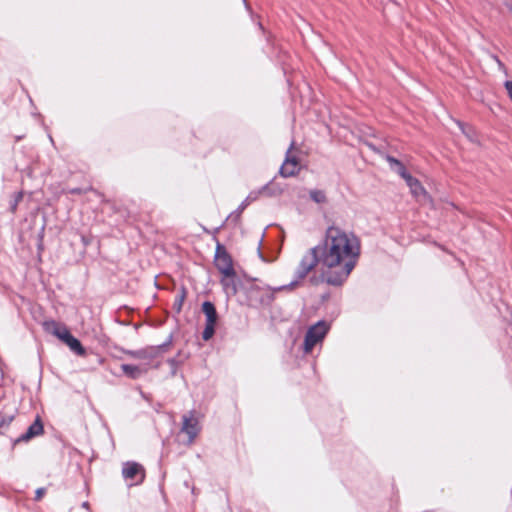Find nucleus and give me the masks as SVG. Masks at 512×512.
<instances>
[{
    "label": "nucleus",
    "instance_id": "nucleus-5",
    "mask_svg": "<svg viewBox=\"0 0 512 512\" xmlns=\"http://www.w3.org/2000/svg\"><path fill=\"white\" fill-rule=\"evenodd\" d=\"M215 265L225 277H235L232 259L227 253L225 247L219 243L217 244L215 251Z\"/></svg>",
    "mask_w": 512,
    "mask_h": 512
},
{
    "label": "nucleus",
    "instance_id": "nucleus-1",
    "mask_svg": "<svg viewBox=\"0 0 512 512\" xmlns=\"http://www.w3.org/2000/svg\"><path fill=\"white\" fill-rule=\"evenodd\" d=\"M361 253L359 239L352 233H346L339 227L330 226L325 233L324 241L309 249L302 257L294 279L286 285L262 289L251 285L248 296L251 301L270 302L274 293L294 289L317 265L321 266L323 280L331 286H342L355 268Z\"/></svg>",
    "mask_w": 512,
    "mask_h": 512
},
{
    "label": "nucleus",
    "instance_id": "nucleus-31",
    "mask_svg": "<svg viewBox=\"0 0 512 512\" xmlns=\"http://www.w3.org/2000/svg\"><path fill=\"white\" fill-rule=\"evenodd\" d=\"M83 506H84V507H87V506H88V503H87V502L83 503Z\"/></svg>",
    "mask_w": 512,
    "mask_h": 512
},
{
    "label": "nucleus",
    "instance_id": "nucleus-26",
    "mask_svg": "<svg viewBox=\"0 0 512 512\" xmlns=\"http://www.w3.org/2000/svg\"><path fill=\"white\" fill-rule=\"evenodd\" d=\"M43 494H44V489L43 488L37 489V491H36V499H40Z\"/></svg>",
    "mask_w": 512,
    "mask_h": 512
},
{
    "label": "nucleus",
    "instance_id": "nucleus-4",
    "mask_svg": "<svg viewBox=\"0 0 512 512\" xmlns=\"http://www.w3.org/2000/svg\"><path fill=\"white\" fill-rule=\"evenodd\" d=\"M171 343H172V335H170L168 337V339L160 345L147 346L145 348L138 349V350H126L125 354H127L128 356H130L133 359L153 360V359L157 358L158 356H160L163 352H165L167 350V348L171 345Z\"/></svg>",
    "mask_w": 512,
    "mask_h": 512
},
{
    "label": "nucleus",
    "instance_id": "nucleus-25",
    "mask_svg": "<svg viewBox=\"0 0 512 512\" xmlns=\"http://www.w3.org/2000/svg\"><path fill=\"white\" fill-rule=\"evenodd\" d=\"M69 193L70 194L80 195V194L83 193V189H81V188H73V189L69 190Z\"/></svg>",
    "mask_w": 512,
    "mask_h": 512
},
{
    "label": "nucleus",
    "instance_id": "nucleus-30",
    "mask_svg": "<svg viewBox=\"0 0 512 512\" xmlns=\"http://www.w3.org/2000/svg\"><path fill=\"white\" fill-rule=\"evenodd\" d=\"M496 60H497L498 64L501 66L502 62L498 58H496Z\"/></svg>",
    "mask_w": 512,
    "mask_h": 512
},
{
    "label": "nucleus",
    "instance_id": "nucleus-20",
    "mask_svg": "<svg viewBox=\"0 0 512 512\" xmlns=\"http://www.w3.org/2000/svg\"><path fill=\"white\" fill-rule=\"evenodd\" d=\"M185 297H186V291L185 289H182L181 292L179 294L176 295L175 297V300H174V303H173V308L177 311V312H180L181 309H182V306H183V303H184V300H185Z\"/></svg>",
    "mask_w": 512,
    "mask_h": 512
},
{
    "label": "nucleus",
    "instance_id": "nucleus-9",
    "mask_svg": "<svg viewBox=\"0 0 512 512\" xmlns=\"http://www.w3.org/2000/svg\"><path fill=\"white\" fill-rule=\"evenodd\" d=\"M62 336L63 338L61 341L65 343L71 351H73L78 356H84L86 354V350L81 342L76 337H74L69 330Z\"/></svg>",
    "mask_w": 512,
    "mask_h": 512
},
{
    "label": "nucleus",
    "instance_id": "nucleus-18",
    "mask_svg": "<svg viewBox=\"0 0 512 512\" xmlns=\"http://www.w3.org/2000/svg\"><path fill=\"white\" fill-rule=\"evenodd\" d=\"M24 192L18 191L13 194L10 203H9V210L11 213H15L18 207V204L23 200Z\"/></svg>",
    "mask_w": 512,
    "mask_h": 512
},
{
    "label": "nucleus",
    "instance_id": "nucleus-12",
    "mask_svg": "<svg viewBox=\"0 0 512 512\" xmlns=\"http://www.w3.org/2000/svg\"><path fill=\"white\" fill-rule=\"evenodd\" d=\"M280 193H281L280 188H275L272 183H267L266 185L262 186L259 190L251 191L249 193V195L246 197V201H248L249 203L252 201H255L259 197L260 194L274 196V195H277Z\"/></svg>",
    "mask_w": 512,
    "mask_h": 512
},
{
    "label": "nucleus",
    "instance_id": "nucleus-21",
    "mask_svg": "<svg viewBox=\"0 0 512 512\" xmlns=\"http://www.w3.org/2000/svg\"><path fill=\"white\" fill-rule=\"evenodd\" d=\"M215 325L205 324V328L202 332V338L204 341H209L215 334Z\"/></svg>",
    "mask_w": 512,
    "mask_h": 512
},
{
    "label": "nucleus",
    "instance_id": "nucleus-16",
    "mask_svg": "<svg viewBox=\"0 0 512 512\" xmlns=\"http://www.w3.org/2000/svg\"><path fill=\"white\" fill-rule=\"evenodd\" d=\"M310 199L317 204H324L327 202L326 193L323 190L312 189L309 191Z\"/></svg>",
    "mask_w": 512,
    "mask_h": 512
},
{
    "label": "nucleus",
    "instance_id": "nucleus-22",
    "mask_svg": "<svg viewBox=\"0 0 512 512\" xmlns=\"http://www.w3.org/2000/svg\"><path fill=\"white\" fill-rule=\"evenodd\" d=\"M167 363L171 366V374L174 376L177 371L178 361L175 358H169Z\"/></svg>",
    "mask_w": 512,
    "mask_h": 512
},
{
    "label": "nucleus",
    "instance_id": "nucleus-8",
    "mask_svg": "<svg viewBox=\"0 0 512 512\" xmlns=\"http://www.w3.org/2000/svg\"><path fill=\"white\" fill-rule=\"evenodd\" d=\"M292 147H293V143L291 144L290 148L287 150L285 161L279 170L280 175L285 178L292 177V176L296 175L298 172L299 160L296 156L290 155V150Z\"/></svg>",
    "mask_w": 512,
    "mask_h": 512
},
{
    "label": "nucleus",
    "instance_id": "nucleus-7",
    "mask_svg": "<svg viewBox=\"0 0 512 512\" xmlns=\"http://www.w3.org/2000/svg\"><path fill=\"white\" fill-rule=\"evenodd\" d=\"M44 432V426L41 418L39 416L36 417L34 422L28 427L25 433L20 435L18 438L13 440V446L21 443L28 442L31 439L40 436Z\"/></svg>",
    "mask_w": 512,
    "mask_h": 512
},
{
    "label": "nucleus",
    "instance_id": "nucleus-17",
    "mask_svg": "<svg viewBox=\"0 0 512 512\" xmlns=\"http://www.w3.org/2000/svg\"><path fill=\"white\" fill-rule=\"evenodd\" d=\"M457 125L458 127L460 128V130L462 131V133L470 140V141H474L475 140V136H476V133H475V130L473 127L461 122V121H457Z\"/></svg>",
    "mask_w": 512,
    "mask_h": 512
},
{
    "label": "nucleus",
    "instance_id": "nucleus-2",
    "mask_svg": "<svg viewBox=\"0 0 512 512\" xmlns=\"http://www.w3.org/2000/svg\"><path fill=\"white\" fill-rule=\"evenodd\" d=\"M329 328V324L324 320H320L314 325L310 326L304 338V352L310 353L315 345L321 343L327 335Z\"/></svg>",
    "mask_w": 512,
    "mask_h": 512
},
{
    "label": "nucleus",
    "instance_id": "nucleus-24",
    "mask_svg": "<svg viewBox=\"0 0 512 512\" xmlns=\"http://www.w3.org/2000/svg\"><path fill=\"white\" fill-rule=\"evenodd\" d=\"M12 421H13V416L3 418L0 422L1 428L3 429V428L8 427Z\"/></svg>",
    "mask_w": 512,
    "mask_h": 512
},
{
    "label": "nucleus",
    "instance_id": "nucleus-13",
    "mask_svg": "<svg viewBox=\"0 0 512 512\" xmlns=\"http://www.w3.org/2000/svg\"><path fill=\"white\" fill-rule=\"evenodd\" d=\"M202 312L206 317V323L209 325H217L218 322V313L215 305L210 301H204L202 303Z\"/></svg>",
    "mask_w": 512,
    "mask_h": 512
},
{
    "label": "nucleus",
    "instance_id": "nucleus-15",
    "mask_svg": "<svg viewBox=\"0 0 512 512\" xmlns=\"http://www.w3.org/2000/svg\"><path fill=\"white\" fill-rule=\"evenodd\" d=\"M386 160L389 163L390 168L398 175H400L404 180L407 178V176L411 175L407 172L406 167L400 160L390 155L386 156Z\"/></svg>",
    "mask_w": 512,
    "mask_h": 512
},
{
    "label": "nucleus",
    "instance_id": "nucleus-14",
    "mask_svg": "<svg viewBox=\"0 0 512 512\" xmlns=\"http://www.w3.org/2000/svg\"><path fill=\"white\" fill-rule=\"evenodd\" d=\"M405 182L408 185V187L410 188V191L414 197L420 198L422 196L423 197L427 196V192H426L425 188L422 186L420 181L418 179L414 178L412 175L407 176V178L405 179Z\"/></svg>",
    "mask_w": 512,
    "mask_h": 512
},
{
    "label": "nucleus",
    "instance_id": "nucleus-11",
    "mask_svg": "<svg viewBox=\"0 0 512 512\" xmlns=\"http://www.w3.org/2000/svg\"><path fill=\"white\" fill-rule=\"evenodd\" d=\"M121 370L125 376L130 379L136 380L139 379L142 375H144L148 368L146 366L141 365H132V364H122Z\"/></svg>",
    "mask_w": 512,
    "mask_h": 512
},
{
    "label": "nucleus",
    "instance_id": "nucleus-27",
    "mask_svg": "<svg viewBox=\"0 0 512 512\" xmlns=\"http://www.w3.org/2000/svg\"><path fill=\"white\" fill-rule=\"evenodd\" d=\"M248 204H249V202H248V201H246V199H245V200L243 201V203L239 206L238 211H239V212H242Z\"/></svg>",
    "mask_w": 512,
    "mask_h": 512
},
{
    "label": "nucleus",
    "instance_id": "nucleus-10",
    "mask_svg": "<svg viewBox=\"0 0 512 512\" xmlns=\"http://www.w3.org/2000/svg\"><path fill=\"white\" fill-rule=\"evenodd\" d=\"M43 329L46 333L52 334L59 340L63 338V334L69 329L62 323L56 322L55 320H46L42 324Z\"/></svg>",
    "mask_w": 512,
    "mask_h": 512
},
{
    "label": "nucleus",
    "instance_id": "nucleus-6",
    "mask_svg": "<svg viewBox=\"0 0 512 512\" xmlns=\"http://www.w3.org/2000/svg\"><path fill=\"white\" fill-rule=\"evenodd\" d=\"M122 476L126 481H130L131 485L140 484L144 481L145 471L137 462H126L123 464Z\"/></svg>",
    "mask_w": 512,
    "mask_h": 512
},
{
    "label": "nucleus",
    "instance_id": "nucleus-28",
    "mask_svg": "<svg viewBox=\"0 0 512 512\" xmlns=\"http://www.w3.org/2000/svg\"><path fill=\"white\" fill-rule=\"evenodd\" d=\"M81 241L84 244V246H88L90 244V240L84 235L81 236Z\"/></svg>",
    "mask_w": 512,
    "mask_h": 512
},
{
    "label": "nucleus",
    "instance_id": "nucleus-3",
    "mask_svg": "<svg viewBox=\"0 0 512 512\" xmlns=\"http://www.w3.org/2000/svg\"><path fill=\"white\" fill-rule=\"evenodd\" d=\"M181 433L187 435L185 445L191 446L201 431L199 419L196 416L195 410H191L182 416Z\"/></svg>",
    "mask_w": 512,
    "mask_h": 512
},
{
    "label": "nucleus",
    "instance_id": "nucleus-29",
    "mask_svg": "<svg viewBox=\"0 0 512 512\" xmlns=\"http://www.w3.org/2000/svg\"><path fill=\"white\" fill-rule=\"evenodd\" d=\"M244 6L245 8L249 11L250 10V6H249V2L248 1H245L244 2Z\"/></svg>",
    "mask_w": 512,
    "mask_h": 512
},
{
    "label": "nucleus",
    "instance_id": "nucleus-19",
    "mask_svg": "<svg viewBox=\"0 0 512 512\" xmlns=\"http://www.w3.org/2000/svg\"><path fill=\"white\" fill-rule=\"evenodd\" d=\"M222 285L224 287L226 294L234 295L237 293V287L236 284L234 283V277H226V279L222 280Z\"/></svg>",
    "mask_w": 512,
    "mask_h": 512
},
{
    "label": "nucleus",
    "instance_id": "nucleus-23",
    "mask_svg": "<svg viewBox=\"0 0 512 512\" xmlns=\"http://www.w3.org/2000/svg\"><path fill=\"white\" fill-rule=\"evenodd\" d=\"M504 86L507 90V94L509 96V98L511 99L512 101V80H507L505 83H504Z\"/></svg>",
    "mask_w": 512,
    "mask_h": 512
}]
</instances>
